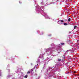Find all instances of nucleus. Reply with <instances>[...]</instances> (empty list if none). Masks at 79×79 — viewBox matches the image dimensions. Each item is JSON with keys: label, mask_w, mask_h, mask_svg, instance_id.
<instances>
[{"label": "nucleus", "mask_w": 79, "mask_h": 79, "mask_svg": "<svg viewBox=\"0 0 79 79\" xmlns=\"http://www.w3.org/2000/svg\"><path fill=\"white\" fill-rule=\"evenodd\" d=\"M30 72H28L27 73V74H29Z\"/></svg>", "instance_id": "10"}, {"label": "nucleus", "mask_w": 79, "mask_h": 79, "mask_svg": "<svg viewBox=\"0 0 79 79\" xmlns=\"http://www.w3.org/2000/svg\"><path fill=\"white\" fill-rule=\"evenodd\" d=\"M77 26H75L74 27V29H76V27H77Z\"/></svg>", "instance_id": "6"}, {"label": "nucleus", "mask_w": 79, "mask_h": 79, "mask_svg": "<svg viewBox=\"0 0 79 79\" xmlns=\"http://www.w3.org/2000/svg\"><path fill=\"white\" fill-rule=\"evenodd\" d=\"M63 20H60L58 22H57V24H62L63 23Z\"/></svg>", "instance_id": "1"}, {"label": "nucleus", "mask_w": 79, "mask_h": 79, "mask_svg": "<svg viewBox=\"0 0 79 79\" xmlns=\"http://www.w3.org/2000/svg\"><path fill=\"white\" fill-rule=\"evenodd\" d=\"M77 73V72H74V73Z\"/></svg>", "instance_id": "9"}, {"label": "nucleus", "mask_w": 79, "mask_h": 79, "mask_svg": "<svg viewBox=\"0 0 79 79\" xmlns=\"http://www.w3.org/2000/svg\"><path fill=\"white\" fill-rule=\"evenodd\" d=\"M61 45H64V43H61Z\"/></svg>", "instance_id": "8"}, {"label": "nucleus", "mask_w": 79, "mask_h": 79, "mask_svg": "<svg viewBox=\"0 0 79 79\" xmlns=\"http://www.w3.org/2000/svg\"><path fill=\"white\" fill-rule=\"evenodd\" d=\"M34 70H33V69H31L30 70V72H31V73H32V71H33Z\"/></svg>", "instance_id": "3"}, {"label": "nucleus", "mask_w": 79, "mask_h": 79, "mask_svg": "<svg viewBox=\"0 0 79 79\" xmlns=\"http://www.w3.org/2000/svg\"><path fill=\"white\" fill-rule=\"evenodd\" d=\"M64 25L65 26H66V25H67V23H64Z\"/></svg>", "instance_id": "7"}, {"label": "nucleus", "mask_w": 79, "mask_h": 79, "mask_svg": "<svg viewBox=\"0 0 79 79\" xmlns=\"http://www.w3.org/2000/svg\"><path fill=\"white\" fill-rule=\"evenodd\" d=\"M25 78H27V75H26L24 76Z\"/></svg>", "instance_id": "4"}, {"label": "nucleus", "mask_w": 79, "mask_h": 79, "mask_svg": "<svg viewBox=\"0 0 79 79\" xmlns=\"http://www.w3.org/2000/svg\"><path fill=\"white\" fill-rule=\"evenodd\" d=\"M78 76H79V75H78Z\"/></svg>", "instance_id": "13"}, {"label": "nucleus", "mask_w": 79, "mask_h": 79, "mask_svg": "<svg viewBox=\"0 0 79 79\" xmlns=\"http://www.w3.org/2000/svg\"><path fill=\"white\" fill-rule=\"evenodd\" d=\"M46 18H49V17L48 16V15H46L45 16Z\"/></svg>", "instance_id": "2"}, {"label": "nucleus", "mask_w": 79, "mask_h": 79, "mask_svg": "<svg viewBox=\"0 0 79 79\" xmlns=\"http://www.w3.org/2000/svg\"><path fill=\"white\" fill-rule=\"evenodd\" d=\"M19 3H21V2H20V1H19Z\"/></svg>", "instance_id": "12"}, {"label": "nucleus", "mask_w": 79, "mask_h": 79, "mask_svg": "<svg viewBox=\"0 0 79 79\" xmlns=\"http://www.w3.org/2000/svg\"><path fill=\"white\" fill-rule=\"evenodd\" d=\"M70 19H71V18H69V19H68V21L69 22L70 21Z\"/></svg>", "instance_id": "5"}, {"label": "nucleus", "mask_w": 79, "mask_h": 79, "mask_svg": "<svg viewBox=\"0 0 79 79\" xmlns=\"http://www.w3.org/2000/svg\"><path fill=\"white\" fill-rule=\"evenodd\" d=\"M58 61H61V60L60 59H59L58 60Z\"/></svg>", "instance_id": "11"}]
</instances>
